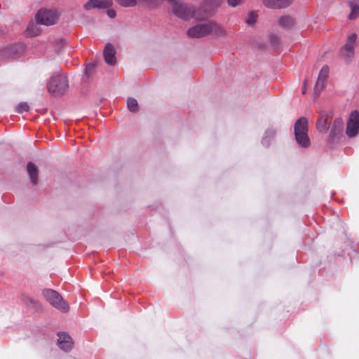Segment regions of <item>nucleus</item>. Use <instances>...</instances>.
I'll use <instances>...</instances> for the list:
<instances>
[{
  "instance_id": "7ed1b4c3",
  "label": "nucleus",
  "mask_w": 359,
  "mask_h": 359,
  "mask_svg": "<svg viewBox=\"0 0 359 359\" xmlns=\"http://www.w3.org/2000/svg\"><path fill=\"white\" fill-rule=\"evenodd\" d=\"M67 77L63 74L53 76L48 83V90L56 95L64 94L68 89Z\"/></svg>"
},
{
  "instance_id": "f257e3e1",
  "label": "nucleus",
  "mask_w": 359,
  "mask_h": 359,
  "mask_svg": "<svg viewBox=\"0 0 359 359\" xmlns=\"http://www.w3.org/2000/svg\"><path fill=\"white\" fill-rule=\"evenodd\" d=\"M294 136L297 143L303 148L310 146V140L308 136V121L304 117L299 118L294 124Z\"/></svg>"
},
{
  "instance_id": "f3484780",
  "label": "nucleus",
  "mask_w": 359,
  "mask_h": 359,
  "mask_svg": "<svg viewBox=\"0 0 359 359\" xmlns=\"http://www.w3.org/2000/svg\"><path fill=\"white\" fill-rule=\"evenodd\" d=\"M278 25L283 28H289L293 25V20L289 16H282L278 20Z\"/></svg>"
},
{
  "instance_id": "bb28decb",
  "label": "nucleus",
  "mask_w": 359,
  "mask_h": 359,
  "mask_svg": "<svg viewBox=\"0 0 359 359\" xmlns=\"http://www.w3.org/2000/svg\"><path fill=\"white\" fill-rule=\"evenodd\" d=\"M293 0H278V8H282L290 6Z\"/></svg>"
},
{
  "instance_id": "39448f33",
  "label": "nucleus",
  "mask_w": 359,
  "mask_h": 359,
  "mask_svg": "<svg viewBox=\"0 0 359 359\" xmlns=\"http://www.w3.org/2000/svg\"><path fill=\"white\" fill-rule=\"evenodd\" d=\"M359 133V112L353 111L346 123V134L350 138L355 137Z\"/></svg>"
},
{
  "instance_id": "0eeeda50",
  "label": "nucleus",
  "mask_w": 359,
  "mask_h": 359,
  "mask_svg": "<svg viewBox=\"0 0 359 359\" xmlns=\"http://www.w3.org/2000/svg\"><path fill=\"white\" fill-rule=\"evenodd\" d=\"M344 128V121L341 118L334 120L330 134V143L334 144L340 139Z\"/></svg>"
},
{
  "instance_id": "2eb2a0df",
  "label": "nucleus",
  "mask_w": 359,
  "mask_h": 359,
  "mask_svg": "<svg viewBox=\"0 0 359 359\" xmlns=\"http://www.w3.org/2000/svg\"><path fill=\"white\" fill-rule=\"evenodd\" d=\"M38 22H31L29 23L27 29L26 34L28 36H38L41 33L40 27L38 25Z\"/></svg>"
},
{
  "instance_id": "dca6fc26",
  "label": "nucleus",
  "mask_w": 359,
  "mask_h": 359,
  "mask_svg": "<svg viewBox=\"0 0 359 359\" xmlns=\"http://www.w3.org/2000/svg\"><path fill=\"white\" fill-rule=\"evenodd\" d=\"M330 123L327 118L320 117L316 122L317 130L321 133H325L328 130Z\"/></svg>"
},
{
  "instance_id": "4468645a",
  "label": "nucleus",
  "mask_w": 359,
  "mask_h": 359,
  "mask_svg": "<svg viewBox=\"0 0 359 359\" xmlns=\"http://www.w3.org/2000/svg\"><path fill=\"white\" fill-rule=\"evenodd\" d=\"M348 4L351 8L348 18L351 20H355L359 17V2L358 0H349Z\"/></svg>"
},
{
  "instance_id": "6e6552de",
  "label": "nucleus",
  "mask_w": 359,
  "mask_h": 359,
  "mask_svg": "<svg viewBox=\"0 0 359 359\" xmlns=\"http://www.w3.org/2000/svg\"><path fill=\"white\" fill-rule=\"evenodd\" d=\"M208 22L196 25L187 30V35L192 38H201L208 34Z\"/></svg>"
},
{
  "instance_id": "473e14b6",
  "label": "nucleus",
  "mask_w": 359,
  "mask_h": 359,
  "mask_svg": "<svg viewBox=\"0 0 359 359\" xmlns=\"http://www.w3.org/2000/svg\"><path fill=\"white\" fill-rule=\"evenodd\" d=\"M308 82V79H304V86H303V88H302V94H305L306 92V83Z\"/></svg>"
},
{
  "instance_id": "393cba45",
  "label": "nucleus",
  "mask_w": 359,
  "mask_h": 359,
  "mask_svg": "<svg viewBox=\"0 0 359 359\" xmlns=\"http://www.w3.org/2000/svg\"><path fill=\"white\" fill-rule=\"evenodd\" d=\"M140 2L147 4L151 8L157 7L159 5V0H138Z\"/></svg>"
},
{
  "instance_id": "2f4dec72",
  "label": "nucleus",
  "mask_w": 359,
  "mask_h": 359,
  "mask_svg": "<svg viewBox=\"0 0 359 359\" xmlns=\"http://www.w3.org/2000/svg\"><path fill=\"white\" fill-rule=\"evenodd\" d=\"M93 68H94V65L93 64H89L86 67V74H90L93 71Z\"/></svg>"
},
{
  "instance_id": "c85d7f7f",
  "label": "nucleus",
  "mask_w": 359,
  "mask_h": 359,
  "mask_svg": "<svg viewBox=\"0 0 359 359\" xmlns=\"http://www.w3.org/2000/svg\"><path fill=\"white\" fill-rule=\"evenodd\" d=\"M256 20V18L254 14L250 13L249 14L248 18L246 19V23L249 25H252Z\"/></svg>"
},
{
  "instance_id": "5701e85b",
  "label": "nucleus",
  "mask_w": 359,
  "mask_h": 359,
  "mask_svg": "<svg viewBox=\"0 0 359 359\" xmlns=\"http://www.w3.org/2000/svg\"><path fill=\"white\" fill-rule=\"evenodd\" d=\"M328 74H329L328 67L323 66L319 72L318 77L320 78L322 80H325L326 81L327 78L328 77Z\"/></svg>"
},
{
  "instance_id": "7c9ffc66",
  "label": "nucleus",
  "mask_w": 359,
  "mask_h": 359,
  "mask_svg": "<svg viewBox=\"0 0 359 359\" xmlns=\"http://www.w3.org/2000/svg\"><path fill=\"white\" fill-rule=\"evenodd\" d=\"M107 15L110 18H114L116 17V11L113 9H108Z\"/></svg>"
},
{
  "instance_id": "cd10ccee",
  "label": "nucleus",
  "mask_w": 359,
  "mask_h": 359,
  "mask_svg": "<svg viewBox=\"0 0 359 359\" xmlns=\"http://www.w3.org/2000/svg\"><path fill=\"white\" fill-rule=\"evenodd\" d=\"M95 5L96 4L95 3V0H89L84 4L83 8L86 10L89 11L93 8H97Z\"/></svg>"
},
{
  "instance_id": "20e7f679",
  "label": "nucleus",
  "mask_w": 359,
  "mask_h": 359,
  "mask_svg": "<svg viewBox=\"0 0 359 359\" xmlns=\"http://www.w3.org/2000/svg\"><path fill=\"white\" fill-rule=\"evenodd\" d=\"M58 18V13L52 10L41 9L36 15V22L46 26L55 24Z\"/></svg>"
},
{
  "instance_id": "4be33fe9",
  "label": "nucleus",
  "mask_w": 359,
  "mask_h": 359,
  "mask_svg": "<svg viewBox=\"0 0 359 359\" xmlns=\"http://www.w3.org/2000/svg\"><path fill=\"white\" fill-rule=\"evenodd\" d=\"M16 111L18 113H22L24 111H28L29 110V106L27 102H20L16 106Z\"/></svg>"
},
{
  "instance_id": "f03ea898",
  "label": "nucleus",
  "mask_w": 359,
  "mask_h": 359,
  "mask_svg": "<svg viewBox=\"0 0 359 359\" xmlns=\"http://www.w3.org/2000/svg\"><path fill=\"white\" fill-rule=\"evenodd\" d=\"M43 294L50 304L55 309L63 313H66L69 310V305L64 301L62 297L57 291L51 289H46L43 291Z\"/></svg>"
},
{
  "instance_id": "6ab92c4d",
  "label": "nucleus",
  "mask_w": 359,
  "mask_h": 359,
  "mask_svg": "<svg viewBox=\"0 0 359 359\" xmlns=\"http://www.w3.org/2000/svg\"><path fill=\"white\" fill-rule=\"evenodd\" d=\"M95 3L97 8H106L112 5L111 0H95Z\"/></svg>"
},
{
  "instance_id": "412c9836",
  "label": "nucleus",
  "mask_w": 359,
  "mask_h": 359,
  "mask_svg": "<svg viewBox=\"0 0 359 359\" xmlns=\"http://www.w3.org/2000/svg\"><path fill=\"white\" fill-rule=\"evenodd\" d=\"M123 7H134L137 4V0H116Z\"/></svg>"
},
{
  "instance_id": "1a4fd4ad",
  "label": "nucleus",
  "mask_w": 359,
  "mask_h": 359,
  "mask_svg": "<svg viewBox=\"0 0 359 359\" xmlns=\"http://www.w3.org/2000/svg\"><path fill=\"white\" fill-rule=\"evenodd\" d=\"M72 337L65 332L58 334L57 345L59 348L66 352L69 351L73 347Z\"/></svg>"
},
{
  "instance_id": "a211bd4d",
  "label": "nucleus",
  "mask_w": 359,
  "mask_h": 359,
  "mask_svg": "<svg viewBox=\"0 0 359 359\" xmlns=\"http://www.w3.org/2000/svg\"><path fill=\"white\" fill-rule=\"evenodd\" d=\"M128 109L131 112H136L139 109L137 101L133 97H129L127 100Z\"/></svg>"
},
{
  "instance_id": "a878e982",
  "label": "nucleus",
  "mask_w": 359,
  "mask_h": 359,
  "mask_svg": "<svg viewBox=\"0 0 359 359\" xmlns=\"http://www.w3.org/2000/svg\"><path fill=\"white\" fill-rule=\"evenodd\" d=\"M278 0H264V4L271 8H278Z\"/></svg>"
},
{
  "instance_id": "aec40b11",
  "label": "nucleus",
  "mask_w": 359,
  "mask_h": 359,
  "mask_svg": "<svg viewBox=\"0 0 359 359\" xmlns=\"http://www.w3.org/2000/svg\"><path fill=\"white\" fill-rule=\"evenodd\" d=\"M325 83V80H322L320 78H319L318 76V79L316 81V85L314 87V92H315L316 95H318L321 92V90L324 88Z\"/></svg>"
},
{
  "instance_id": "c756f323",
  "label": "nucleus",
  "mask_w": 359,
  "mask_h": 359,
  "mask_svg": "<svg viewBox=\"0 0 359 359\" xmlns=\"http://www.w3.org/2000/svg\"><path fill=\"white\" fill-rule=\"evenodd\" d=\"M242 0H227L228 5L231 7H236Z\"/></svg>"
},
{
  "instance_id": "f8f14e48",
  "label": "nucleus",
  "mask_w": 359,
  "mask_h": 359,
  "mask_svg": "<svg viewBox=\"0 0 359 359\" xmlns=\"http://www.w3.org/2000/svg\"><path fill=\"white\" fill-rule=\"evenodd\" d=\"M27 171L29 176L31 182L33 185L38 183L39 170L37 166L32 162H29L27 165Z\"/></svg>"
},
{
  "instance_id": "9b49d317",
  "label": "nucleus",
  "mask_w": 359,
  "mask_h": 359,
  "mask_svg": "<svg viewBox=\"0 0 359 359\" xmlns=\"http://www.w3.org/2000/svg\"><path fill=\"white\" fill-rule=\"evenodd\" d=\"M208 34H212L216 37H224L226 36V32L220 25L214 21L208 22Z\"/></svg>"
},
{
  "instance_id": "9d476101",
  "label": "nucleus",
  "mask_w": 359,
  "mask_h": 359,
  "mask_svg": "<svg viewBox=\"0 0 359 359\" xmlns=\"http://www.w3.org/2000/svg\"><path fill=\"white\" fill-rule=\"evenodd\" d=\"M116 50L111 43H107L104 48V61L109 65H114L116 60L115 57Z\"/></svg>"
},
{
  "instance_id": "423d86ee",
  "label": "nucleus",
  "mask_w": 359,
  "mask_h": 359,
  "mask_svg": "<svg viewBox=\"0 0 359 359\" xmlns=\"http://www.w3.org/2000/svg\"><path fill=\"white\" fill-rule=\"evenodd\" d=\"M356 45V34H351L348 39L346 44L341 48L340 56L341 57L348 62L354 55V48Z\"/></svg>"
},
{
  "instance_id": "b1692460",
  "label": "nucleus",
  "mask_w": 359,
  "mask_h": 359,
  "mask_svg": "<svg viewBox=\"0 0 359 359\" xmlns=\"http://www.w3.org/2000/svg\"><path fill=\"white\" fill-rule=\"evenodd\" d=\"M205 4L210 6L211 10H213L219 6L220 2L218 0H205Z\"/></svg>"
},
{
  "instance_id": "ddd939ff",
  "label": "nucleus",
  "mask_w": 359,
  "mask_h": 359,
  "mask_svg": "<svg viewBox=\"0 0 359 359\" xmlns=\"http://www.w3.org/2000/svg\"><path fill=\"white\" fill-rule=\"evenodd\" d=\"M276 134V130L274 128H273V127L268 128L266 130L262 140V145H264V147H269L270 144H271L272 140L274 139Z\"/></svg>"
}]
</instances>
